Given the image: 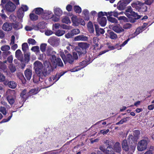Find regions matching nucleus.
Segmentation results:
<instances>
[{"label": "nucleus", "mask_w": 154, "mask_h": 154, "mask_svg": "<svg viewBox=\"0 0 154 154\" xmlns=\"http://www.w3.org/2000/svg\"><path fill=\"white\" fill-rule=\"evenodd\" d=\"M44 65L43 66L42 63L39 61H36L34 63V69L39 79H43L50 74L53 70L49 62L45 61L44 63Z\"/></svg>", "instance_id": "f257e3e1"}, {"label": "nucleus", "mask_w": 154, "mask_h": 154, "mask_svg": "<svg viewBox=\"0 0 154 154\" xmlns=\"http://www.w3.org/2000/svg\"><path fill=\"white\" fill-rule=\"evenodd\" d=\"M79 48L77 51L79 58L82 59L83 57L86 56L87 49L89 47L90 44L86 42H80L78 43Z\"/></svg>", "instance_id": "f03ea898"}, {"label": "nucleus", "mask_w": 154, "mask_h": 154, "mask_svg": "<svg viewBox=\"0 0 154 154\" xmlns=\"http://www.w3.org/2000/svg\"><path fill=\"white\" fill-rule=\"evenodd\" d=\"M131 5L140 12H145L147 11V7L145 4L138 0L134 1L131 3Z\"/></svg>", "instance_id": "7ed1b4c3"}, {"label": "nucleus", "mask_w": 154, "mask_h": 154, "mask_svg": "<svg viewBox=\"0 0 154 154\" xmlns=\"http://www.w3.org/2000/svg\"><path fill=\"white\" fill-rule=\"evenodd\" d=\"M78 58L77 53L74 52L72 53V55L69 54H66V56L64 58H62L63 62L66 64L68 63L71 64H73L75 60H77Z\"/></svg>", "instance_id": "20e7f679"}, {"label": "nucleus", "mask_w": 154, "mask_h": 154, "mask_svg": "<svg viewBox=\"0 0 154 154\" xmlns=\"http://www.w3.org/2000/svg\"><path fill=\"white\" fill-rule=\"evenodd\" d=\"M122 147L123 150L125 152H134L136 148V145L128 144L127 141L126 139L123 140L121 143Z\"/></svg>", "instance_id": "39448f33"}, {"label": "nucleus", "mask_w": 154, "mask_h": 154, "mask_svg": "<svg viewBox=\"0 0 154 154\" xmlns=\"http://www.w3.org/2000/svg\"><path fill=\"white\" fill-rule=\"evenodd\" d=\"M149 140L148 137H146L145 139L140 140L137 145V149L138 151H142L145 150L147 148Z\"/></svg>", "instance_id": "423d86ee"}, {"label": "nucleus", "mask_w": 154, "mask_h": 154, "mask_svg": "<svg viewBox=\"0 0 154 154\" xmlns=\"http://www.w3.org/2000/svg\"><path fill=\"white\" fill-rule=\"evenodd\" d=\"M126 15L128 18L129 21L132 23H134L136 20L139 19L141 17L140 15H138L135 12H132L131 14H127Z\"/></svg>", "instance_id": "0eeeda50"}, {"label": "nucleus", "mask_w": 154, "mask_h": 154, "mask_svg": "<svg viewBox=\"0 0 154 154\" xmlns=\"http://www.w3.org/2000/svg\"><path fill=\"white\" fill-rule=\"evenodd\" d=\"M80 33V30L78 29H74L67 33L65 34V36L66 38H69L72 37L74 35L79 34Z\"/></svg>", "instance_id": "6e6552de"}, {"label": "nucleus", "mask_w": 154, "mask_h": 154, "mask_svg": "<svg viewBox=\"0 0 154 154\" xmlns=\"http://www.w3.org/2000/svg\"><path fill=\"white\" fill-rule=\"evenodd\" d=\"M5 8L7 11L12 12L15 10L16 6L12 2L9 1L6 4Z\"/></svg>", "instance_id": "1a4fd4ad"}, {"label": "nucleus", "mask_w": 154, "mask_h": 154, "mask_svg": "<svg viewBox=\"0 0 154 154\" xmlns=\"http://www.w3.org/2000/svg\"><path fill=\"white\" fill-rule=\"evenodd\" d=\"M148 25L147 23H144L143 24V25L137 28L134 33L132 34V36H134V37L137 36L138 35L140 34V33L142 32L144 30V29Z\"/></svg>", "instance_id": "9d476101"}, {"label": "nucleus", "mask_w": 154, "mask_h": 154, "mask_svg": "<svg viewBox=\"0 0 154 154\" xmlns=\"http://www.w3.org/2000/svg\"><path fill=\"white\" fill-rule=\"evenodd\" d=\"M105 35L106 36V38L108 37L112 40H116L118 38L117 34L110 30H108Z\"/></svg>", "instance_id": "9b49d317"}, {"label": "nucleus", "mask_w": 154, "mask_h": 154, "mask_svg": "<svg viewBox=\"0 0 154 154\" xmlns=\"http://www.w3.org/2000/svg\"><path fill=\"white\" fill-rule=\"evenodd\" d=\"M82 57V58H84L85 60L80 62L79 63V65L80 66H82V68H83L90 63L89 62L90 61L91 58L89 55L88 57L87 56H86L85 57Z\"/></svg>", "instance_id": "f8f14e48"}, {"label": "nucleus", "mask_w": 154, "mask_h": 154, "mask_svg": "<svg viewBox=\"0 0 154 154\" xmlns=\"http://www.w3.org/2000/svg\"><path fill=\"white\" fill-rule=\"evenodd\" d=\"M12 24L8 22H5L3 25L2 29L5 31H11L12 29Z\"/></svg>", "instance_id": "ddd939ff"}, {"label": "nucleus", "mask_w": 154, "mask_h": 154, "mask_svg": "<svg viewBox=\"0 0 154 154\" xmlns=\"http://www.w3.org/2000/svg\"><path fill=\"white\" fill-rule=\"evenodd\" d=\"M20 96L23 99V100L25 101L30 96L29 92H27L26 89L23 90L20 93Z\"/></svg>", "instance_id": "4468645a"}, {"label": "nucleus", "mask_w": 154, "mask_h": 154, "mask_svg": "<svg viewBox=\"0 0 154 154\" xmlns=\"http://www.w3.org/2000/svg\"><path fill=\"white\" fill-rule=\"evenodd\" d=\"M59 40L55 37H51L48 40V42L51 45L54 46L57 45L58 43Z\"/></svg>", "instance_id": "2eb2a0df"}, {"label": "nucleus", "mask_w": 154, "mask_h": 154, "mask_svg": "<svg viewBox=\"0 0 154 154\" xmlns=\"http://www.w3.org/2000/svg\"><path fill=\"white\" fill-rule=\"evenodd\" d=\"M25 76L28 80H29L31 78L32 75V71L29 69H27L24 71Z\"/></svg>", "instance_id": "dca6fc26"}, {"label": "nucleus", "mask_w": 154, "mask_h": 154, "mask_svg": "<svg viewBox=\"0 0 154 154\" xmlns=\"http://www.w3.org/2000/svg\"><path fill=\"white\" fill-rule=\"evenodd\" d=\"M138 139V138L132 135H129L127 138V140L129 142H131V144H135L136 145V142Z\"/></svg>", "instance_id": "f3484780"}, {"label": "nucleus", "mask_w": 154, "mask_h": 154, "mask_svg": "<svg viewBox=\"0 0 154 154\" xmlns=\"http://www.w3.org/2000/svg\"><path fill=\"white\" fill-rule=\"evenodd\" d=\"M95 29L97 36H99L100 34H103L105 32L104 29L99 27V26L96 24H94Z\"/></svg>", "instance_id": "a211bd4d"}, {"label": "nucleus", "mask_w": 154, "mask_h": 154, "mask_svg": "<svg viewBox=\"0 0 154 154\" xmlns=\"http://www.w3.org/2000/svg\"><path fill=\"white\" fill-rule=\"evenodd\" d=\"M127 4L122 0L120 1L118 3L117 8L120 10H124Z\"/></svg>", "instance_id": "6ab92c4d"}, {"label": "nucleus", "mask_w": 154, "mask_h": 154, "mask_svg": "<svg viewBox=\"0 0 154 154\" xmlns=\"http://www.w3.org/2000/svg\"><path fill=\"white\" fill-rule=\"evenodd\" d=\"M6 99L9 103L12 106L15 102L16 98L12 95H10L7 96Z\"/></svg>", "instance_id": "aec40b11"}, {"label": "nucleus", "mask_w": 154, "mask_h": 154, "mask_svg": "<svg viewBox=\"0 0 154 154\" xmlns=\"http://www.w3.org/2000/svg\"><path fill=\"white\" fill-rule=\"evenodd\" d=\"M88 38L87 37L83 35H79L75 36L74 38L75 41H86L88 40Z\"/></svg>", "instance_id": "412c9836"}, {"label": "nucleus", "mask_w": 154, "mask_h": 154, "mask_svg": "<svg viewBox=\"0 0 154 154\" xmlns=\"http://www.w3.org/2000/svg\"><path fill=\"white\" fill-rule=\"evenodd\" d=\"M15 56L17 59L21 61H23V58L22 52L20 50H17L15 52Z\"/></svg>", "instance_id": "4be33fe9"}, {"label": "nucleus", "mask_w": 154, "mask_h": 154, "mask_svg": "<svg viewBox=\"0 0 154 154\" xmlns=\"http://www.w3.org/2000/svg\"><path fill=\"white\" fill-rule=\"evenodd\" d=\"M97 20L102 26H104L106 25L107 20L106 17H103L102 18L97 19Z\"/></svg>", "instance_id": "5701e85b"}, {"label": "nucleus", "mask_w": 154, "mask_h": 154, "mask_svg": "<svg viewBox=\"0 0 154 154\" xmlns=\"http://www.w3.org/2000/svg\"><path fill=\"white\" fill-rule=\"evenodd\" d=\"M113 30L116 32L120 33L124 31V29L121 27L115 26L112 27Z\"/></svg>", "instance_id": "b1692460"}, {"label": "nucleus", "mask_w": 154, "mask_h": 154, "mask_svg": "<svg viewBox=\"0 0 154 154\" xmlns=\"http://www.w3.org/2000/svg\"><path fill=\"white\" fill-rule=\"evenodd\" d=\"M114 149L115 152L118 153H120L121 151V148L120 144L119 142L115 143L114 146Z\"/></svg>", "instance_id": "393cba45"}, {"label": "nucleus", "mask_w": 154, "mask_h": 154, "mask_svg": "<svg viewBox=\"0 0 154 154\" xmlns=\"http://www.w3.org/2000/svg\"><path fill=\"white\" fill-rule=\"evenodd\" d=\"M12 27L14 29L16 30H18L22 28V25L20 23L16 22L15 23H11Z\"/></svg>", "instance_id": "a878e982"}, {"label": "nucleus", "mask_w": 154, "mask_h": 154, "mask_svg": "<svg viewBox=\"0 0 154 154\" xmlns=\"http://www.w3.org/2000/svg\"><path fill=\"white\" fill-rule=\"evenodd\" d=\"M87 27L88 30L90 33H93L94 32V30L93 26L91 21H89L88 23L87 24Z\"/></svg>", "instance_id": "bb28decb"}, {"label": "nucleus", "mask_w": 154, "mask_h": 154, "mask_svg": "<svg viewBox=\"0 0 154 154\" xmlns=\"http://www.w3.org/2000/svg\"><path fill=\"white\" fill-rule=\"evenodd\" d=\"M54 14L58 17H60L63 14L61 10L59 8H56L54 10Z\"/></svg>", "instance_id": "cd10ccee"}, {"label": "nucleus", "mask_w": 154, "mask_h": 154, "mask_svg": "<svg viewBox=\"0 0 154 154\" xmlns=\"http://www.w3.org/2000/svg\"><path fill=\"white\" fill-rule=\"evenodd\" d=\"M34 11L35 14L40 15L43 13L44 10L41 8H37L34 9Z\"/></svg>", "instance_id": "c85d7f7f"}, {"label": "nucleus", "mask_w": 154, "mask_h": 154, "mask_svg": "<svg viewBox=\"0 0 154 154\" xmlns=\"http://www.w3.org/2000/svg\"><path fill=\"white\" fill-rule=\"evenodd\" d=\"M24 15V12L22 9L20 8L17 12V16L19 18H22Z\"/></svg>", "instance_id": "c756f323"}, {"label": "nucleus", "mask_w": 154, "mask_h": 154, "mask_svg": "<svg viewBox=\"0 0 154 154\" xmlns=\"http://www.w3.org/2000/svg\"><path fill=\"white\" fill-rule=\"evenodd\" d=\"M7 85L9 87L12 89H14L17 86L16 83L13 81L8 82L7 83Z\"/></svg>", "instance_id": "7c9ffc66"}, {"label": "nucleus", "mask_w": 154, "mask_h": 154, "mask_svg": "<svg viewBox=\"0 0 154 154\" xmlns=\"http://www.w3.org/2000/svg\"><path fill=\"white\" fill-rule=\"evenodd\" d=\"M54 64L58 66L62 67L63 66V64L60 58H57L56 61Z\"/></svg>", "instance_id": "2f4dec72"}, {"label": "nucleus", "mask_w": 154, "mask_h": 154, "mask_svg": "<svg viewBox=\"0 0 154 154\" xmlns=\"http://www.w3.org/2000/svg\"><path fill=\"white\" fill-rule=\"evenodd\" d=\"M134 36H131L129 38H128L122 44L120 45L119 47L120 48L119 49H121V48L122 47H124L127 44L128 42L131 39L133 38H134Z\"/></svg>", "instance_id": "473e14b6"}, {"label": "nucleus", "mask_w": 154, "mask_h": 154, "mask_svg": "<svg viewBox=\"0 0 154 154\" xmlns=\"http://www.w3.org/2000/svg\"><path fill=\"white\" fill-rule=\"evenodd\" d=\"M30 53H26L24 54V61L26 63H27L30 60Z\"/></svg>", "instance_id": "72a5a7b5"}, {"label": "nucleus", "mask_w": 154, "mask_h": 154, "mask_svg": "<svg viewBox=\"0 0 154 154\" xmlns=\"http://www.w3.org/2000/svg\"><path fill=\"white\" fill-rule=\"evenodd\" d=\"M29 17L30 19L33 21L36 20L38 19V16L34 13L30 14Z\"/></svg>", "instance_id": "f704fd0d"}, {"label": "nucleus", "mask_w": 154, "mask_h": 154, "mask_svg": "<svg viewBox=\"0 0 154 154\" xmlns=\"http://www.w3.org/2000/svg\"><path fill=\"white\" fill-rule=\"evenodd\" d=\"M65 33L64 30L59 29L57 30L55 32L56 35L58 36H60L63 35Z\"/></svg>", "instance_id": "c9c22d12"}, {"label": "nucleus", "mask_w": 154, "mask_h": 154, "mask_svg": "<svg viewBox=\"0 0 154 154\" xmlns=\"http://www.w3.org/2000/svg\"><path fill=\"white\" fill-rule=\"evenodd\" d=\"M74 10L76 13L80 14L82 12L81 8L78 5H75L74 6Z\"/></svg>", "instance_id": "e433bc0d"}, {"label": "nucleus", "mask_w": 154, "mask_h": 154, "mask_svg": "<svg viewBox=\"0 0 154 154\" xmlns=\"http://www.w3.org/2000/svg\"><path fill=\"white\" fill-rule=\"evenodd\" d=\"M108 21L111 22L112 23H116L118 22L117 20L115 18L109 16H107Z\"/></svg>", "instance_id": "4c0bfd02"}, {"label": "nucleus", "mask_w": 154, "mask_h": 154, "mask_svg": "<svg viewBox=\"0 0 154 154\" xmlns=\"http://www.w3.org/2000/svg\"><path fill=\"white\" fill-rule=\"evenodd\" d=\"M22 50L23 52L25 53L26 52V51L28 49V46L27 43H24L22 45Z\"/></svg>", "instance_id": "58836bf2"}, {"label": "nucleus", "mask_w": 154, "mask_h": 154, "mask_svg": "<svg viewBox=\"0 0 154 154\" xmlns=\"http://www.w3.org/2000/svg\"><path fill=\"white\" fill-rule=\"evenodd\" d=\"M104 15H106V16H107V12H103L102 11L99 12L98 14V18H97V19L102 18L103 17Z\"/></svg>", "instance_id": "ea45409f"}, {"label": "nucleus", "mask_w": 154, "mask_h": 154, "mask_svg": "<svg viewBox=\"0 0 154 154\" xmlns=\"http://www.w3.org/2000/svg\"><path fill=\"white\" fill-rule=\"evenodd\" d=\"M30 96L32 95L36 94L38 93V89H31L29 92Z\"/></svg>", "instance_id": "a19ab883"}, {"label": "nucleus", "mask_w": 154, "mask_h": 154, "mask_svg": "<svg viewBox=\"0 0 154 154\" xmlns=\"http://www.w3.org/2000/svg\"><path fill=\"white\" fill-rule=\"evenodd\" d=\"M94 44V45H93V50H100L103 47L102 45H100V46L99 47V44L98 43Z\"/></svg>", "instance_id": "79ce46f5"}, {"label": "nucleus", "mask_w": 154, "mask_h": 154, "mask_svg": "<svg viewBox=\"0 0 154 154\" xmlns=\"http://www.w3.org/2000/svg\"><path fill=\"white\" fill-rule=\"evenodd\" d=\"M10 47L8 45H5L2 46L1 47V50L3 51H7L9 50Z\"/></svg>", "instance_id": "37998d69"}, {"label": "nucleus", "mask_w": 154, "mask_h": 154, "mask_svg": "<svg viewBox=\"0 0 154 154\" xmlns=\"http://www.w3.org/2000/svg\"><path fill=\"white\" fill-rule=\"evenodd\" d=\"M62 21L63 23L66 24L71 23V21L69 18L67 17H65L63 18L62 20Z\"/></svg>", "instance_id": "c03bdc74"}, {"label": "nucleus", "mask_w": 154, "mask_h": 154, "mask_svg": "<svg viewBox=\"0 0 154 154\" xmlns=\"http://www.w3.org/2000/svg\"><path fill=\"white\" fill-rule=\"evenodd\" d=\"M72 21L73 23L75 25H78V20L79 19L77 18L76 16L72 17L71 18Z\"/></svg>", "instance_id": "a18cd8bd"}, {"label": "nucleus", "mask_w": 154, "mask_h": 154, "mask_svg": "<svg viewBox=\"0 0 154 154\" xmlns=\"http://www.w3.org/2000/svg\"><path fill=\"white\" fill-rule=\"evenodd\" d=\"M47 44L45 43H42L40 46V49L41 51L43 52L45 51Z\"/></svg>", "instance_id": "49530a36"}, {"label": "nucleus", "mask_w": 154, "mask_h": 154, "mask_svg": "<svg viewBox=\"0 0 154 154\" xmlns=\"http://www.w3.org/2000/svg\"><path fill=\"white\" fill-rule=\"evenodd\" d=\"M19 79H20V80H21L22 83L23 84H25L26 83V80L24 77L23 75V74H21L19 76Z\"/></svg>", "instance_id": "de8ad7c7"}, {"label": "nucleus", "mask_w": 154, "mask_h": 154, "mask_svg": "<svg viewBox=\"0 0 154 154\" xmlns=\"http://www.w3.org/2000/svg\"><path fill=\"white\" fill-rule=\"evenodd\" d=\"M133 134L134 136L139 138L140 132L139 130H136L134 131Z\"/></svg>", "instance_id": "09e8293b"}, {"label": "nucleus", "mask_w": 154, "mask_h": 154, "mask_svg": "<svg viewBox=\"0 0 154 154\" xmlns=\"http://www.w3.org/2000/svg\"><path fill=\"white\" fill-rule=\"evenodd\" d=\"M66 72H62L56 74L55 75V77H57L56 81L58 80L60 77L63 76Z\"/></svg>", "instance_id": "8fccbe9b"}, {"label": "nucleus", "mask_w": 154, "mask_h": 154, "mask_svg": "<svg viewBox=\"0 0 154 154\" xmlns=\"http://www.w3.org/2000/svg\"><path fill=\"white\" fill-rule=\"evenodd\" d=\"M28 42L29 44H31L32 45H35L36 42L35 39L29 38L28 40Z\"/></svg>", "instance_id": "3c124183"}, {"label": "nucleus", "mask_w": 154, "mask_h": 154, "mask_svg": "<svg viewBox=\"0 0 154 154\" xmlns=\"http://www.w3.org/2000/svg\"><path fill=\"white\" fill-rule=\"evenodd\" d=\"M9 68L11 72H14L16 70L15 67L12 64H11L9 66Z\"/></svg>", "instance_id": "603ef678"}, {"label": "nucleus", "mask_w": 154, "mask_h": 154, "mask_svg": "<svg viewBox=\"0 0 154 154\" xmlns=\"http://www.w3.org/2000/svg\"><path fill=\"white\" fill-rule=\"evenodd\" d=\"M59 17H56L53 15V16L50 17V19H52V20L54 22H57L59 20Z\"/></svg>", "instance_id": "864d4df0"}, {"label": "nucleus", "mask_w": 154, "mask_h": 154, "mask_svg": "<svg viewBox=\"0 0 154 154\" xmlns=\"http://www.w3.org/2000/svg\"><path fill=\"white\" fill-rule=\"evenodd\" d=\"M132 27V25L129 23H126L123 26V28L125 29H128Z\"/></svg>", "instance_id": "5fc2aeb1"}, {"label": "nucleus", "mask_w": 154, "mask_h": 154, "mask_svg": "<svg viewBox=\"0 0 154 154\" xmlns=\"http://www.w3.org/2000/svg\"><path fill=\"white\" fill-rule=\"evenodd\" d=\"M31 50L34 52H38L39 51V47L38 46H35L32 47Z\"/></svg>", "instance_id": "6e6d98bb"}, {"label": "nucleus", "mask_w": 154, "mask_h": 154, "mask_svg": "<svg viewBox=\"0 0 154 154\" xmlns=\"http://www.w3.org/2000/svg\"><path fill=\"white\" fill-rule=\"evenodd\" d=\"M45 23L43 22L39 23L38 25V27L40 29H44L45 28Z\"/></svg>", "instance_id": "4d7b16f0"}, {"label": "nucleus", "mask_w": 154, "mask_h": 154, "mask_svg": "<svg viewBox=\"0 0 154 154\" xmlns=\"http://www.w3.org/2000/svg\"><path fill=\"white\" fill-rule=\"evenodd\" d=\"M0 112H1L4 115H5L6 114V108L5 107H0Z\"/></svg>", "instance_id": "13d9d810"}, {"label": "nucleus", "mask_w": 154, "mask_h": 154, "mask_svg": "<svg viewBox=\"0 0 154 154\" xmlns=\"http://www.w3.org/2000/svg\"><path fill=\"white\" fill-rule=\"evenodd\" d=\"M10 20L12 22H14L16 20V17L13 14H11L9 17Z\"/></svg>", "instance_id": "bf43d9fd"}, {"label": "nucleus", "mask_w": 154, "mask_h": 154, "mask_svg": "<svg viewBox=\"0 0 154 154\" xmlns=\"http://www.w3.org/2000/svg\"><path fill=\"white\" fill-rule=\"evenodd\" d=\"M110 150H111V149H107V147L106 149V154H113V151L114 149L113 148H112V150H111L110 151Z\"/></svg>", "instance_id": "052dcab7"}, {"label": "nucleus", "mask_w": 154, "mask_h": 154, "mask_svg": "<svg viewBox=\"0 0 154 154\" xmlns=\"http://www.w3.org/2000/svg\"><path fill=\"white\" fill-rule=\"evenodd\" d=\"M154 0H145L144 3L146 5H150L153 2Z\"/></svg>", "instance_id": "680f3d73"}, {"label": "nucleus", "mask_w": 154, "mask_h": 154, "mask_svg": "<svg viewBox=\"0 0 154 154\" xmlns=\"http://www.w3.org/2000/svg\"><path fill=\"white\" fill-rule=\"evenodd\" d=\"M126 11L127 12H129L130 13L128 14H131L132 13V12H134L133 11L132 9L131 6H128L127 8Z\"/></svg>", "instance_id": "e2e57ef3"}, {"label": "nucleus", "mask_w": 154, "mask_h": 154, "mask_svg": "<svg viewBox=\"0 0 154 154\" xmlns=\"http://www.w3.org/2000/svg\"><path fill=\"white\" fill-rule=\"evenodd\" d=\"M5 79V76L1 73L0 74V82H4Z\"/></svg>", "instance_id": "0e129e2a"}, {"label": "nucleus", "mask_w": 154, "mask_h": 154, "mask_svg": "<svg viewBox=\"0 0 154 154\" xmlns=\"http://www.w3.org/2000/svg\"><path fill=\"white\" fill-rule=\"evenodd\" d=\"M127 121V120L126 119H123L120 121L119 122L116 123V125H119V124H122L123 123Z\"/></svg>", "instance_id": "69168bd1"}, {"label": "nucleus", "mask_w": 154, "mask_h": 154, "mask_svg": "<svg viewBox=\"0 0 154 154\" xmlns=\"http://www.w3.org/2000/svg\"><path fill=\"white\" fill-rule=\"evenodd\" d=\"M57 58L55 55H52L51 57V61L54 63H55L57 60Z\"/></svg>", "instance_id": "338daca9"}, {"label": "nucleus", "mask_w": 154, "mask_h": 154, "mask_svg": "<svg viewBox=\"0 0 154 154\" xmlns=\"http://www.w3.org/2000/svg\"><path fill=\"white\" fill-rule=\"evenodd\" d=\"M53 33V32L51 30H48L45 32V34L46 35L49 36L52 35Z\"/></svg>", "instance_id": "774afa93"}]
</instances>
